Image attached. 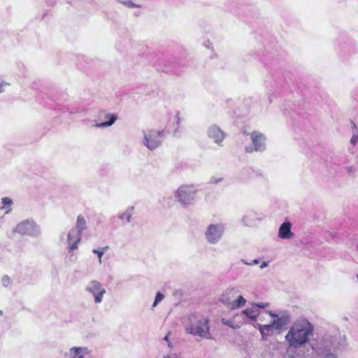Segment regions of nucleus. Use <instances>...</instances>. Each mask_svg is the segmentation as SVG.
Segmentation results:
<instances>
[{"mask_svg": "<svg viewBox=\"0 0 358 358\" xmlns=\"http://www.w3.org/2000/svg\"><path fill=\"white\" fill-rule=\"evenodd\" d=\"M80 241L81 236L76 233V229H71L67 234V248L69 261L75 262L76 260V257L73 255V252L78 249Z\"/></svg>", "mask_w": 358, "mask_h": 358, "instance_id": "obj_11", "label": "nucleus"}, {"mask_svg": "<svg viewBox=\"0 0 358 358\" xmlns=\"http://www.w3.org/2000/svg\"><path fill=\"white\" fill-rule=\"evenodd\" d=\"M313 349L318 358H338V348L332 337L319 339Z\"/></svg>", "mask_w": 358, "mask_h": 358, "instance_id": "obj_4", "label": "nucleus"}, {"mask_svg": "<svg viewBox=\"0 0 358 358\" xmlns=\"http://www.w3.org/2000/svg\"><path fill=\"white\" fill-rule=\"evenodd\" d=\"M164 131L149 129L143 131L142 144L149 150H155L159 147L164 141Z\"/></svg>", "mask_w": 358, "mask_h": 358, "instance_id": "obj_6", "label": "nucleus"}, {"mask_svg": "<svg viewBox=\"0 0 358 358\" xmlns=\"http://www.w3.org/2000/svg\"><path fill=\"white\" fill-rule=\"evenodd\" d=\"M268 314L274 318L272 322V325L274 327L275 330H279L284 329L290 322V315L286 311H282L276 314L272 311H268Z\"/></svg>", "mask_w": 358, "mask_h": 358, "instance_id": "obj_12", "label": "nucleus"}, {"mask_svg": "<svg viewBox=\"0 0 358 358\" xmlns=\"http://www.w3.org/2000/svg\"><path fill=\"white\" fill-rule=\"evenodd\" d=\"M3 314V312L1 310H0V317Z\"/></svg>", "mask_w": 358, "mask_h": 358, "instance_id": "obj_36", "label": "nucleus"}, {"mask_svg": "<svg viewBox=\"0 0 358 358\" xmlns=\"http://www.w3.org/2000/svg\"><path fill=\"white\" fill-rule=\"evenodd\" d=\"M172 121H173V124H176V127L174 128V130H173V132L176 134L178 131L179 124H180V121L178 112L176 114V115H174V117H173Z\"/></svg>", "mask_w": 358, "mask_h": 358, "instance_id": "obj_23", "label": "nucleus"}, {"mask_svg": "<svg viewBox=\"0 0 358 358\" xmlns=\"http://www.w3.org/2000/svg\"><path fill=\"white\" fill-rule=\"evenodd\" d=\"M358 142V131H355L350 139V143L353 145H355Z\"/></svg>", "mask_w": 358, "mask_h": 358, "instance_id": "obj_27", "label": "nucleus"}, {"mask_svg": "<svg viewBox=\"0 0 358 358\" xmlns=\"http://www.w3.org/2000/svg\"><path fill=\"white\" fill-rule=\"evenodd\" d=\"M134 207H128L123 213L118 215V218L121 220H127V222H131V218L134 214Z\"/></svg>", "mask_w": 358, "mask_h": 358, "instance_id": "obj_20", "label": "nucleus"}, {"mask_svg": "<svg viewBox=\"0 0 358 358\" xmlns=\"http://www.w3.org/2000/svg\"><path fill=\"white\" fill-rule=\"evenodd\" d=\"M357 278H358V275H357Z\"/></svg>", "mask_w": 358, "mask_h": 358, "instance_id": "obj_39", "label": "nucleus"}, {"mask_svg": "<svg viewBox=\"0 0 358 358\" xmlns=\"http://www.w3.org/2000/svg\"><path fill=\"white\" fill-rule=\"evenodd\" d=\"M108 249V246H106V247H103L101 249H99L100 251H102L103 252V255L104 254V252Z\"/></svg>", "mask_w": 358, "mask_h": 358, "instance_id": "obj_33", "label": "nucleus"}, {"mask_svg": "<svg viewBox=\"0 0 358 358\" xmlns=\"http://www.w3.org/2000/svg\"><path fill=\"white\" fill-rule=\"evenodd\" d=\"M73 229H76V233H78L80 236L81 234L87 229V222L82 215H79L77 217L76 227Z\"/></svg>", "mask_w": 358, "mask_h": 358, "instance_id": "obj_17", "label": "nucleus"}, {"mask_svg": "<svg viewBox=\"0 0 358 358\" xmlns=\"http://www.w3.org/2000/svg\"><path fill=\"white\" fill-rule=\"evenodd\" d=\"M345 170L349 173H354L356 171V168L354 166H349L345 167Z\"/></svg>", "mask_w": 358, "mask_h": 358, "instance_id": "obj_30", "label": "nucleus"}, {"mask_svg": "<svg viewBox=\"0 0 358 358\" xmlns=\"http://www.w3.org/2000/svg\"><path fill=\"white\" fill-rule=\"evenodd\" d=\"M168 345H169V347H171V343L170 342H169Z\"/></svg>", "mask_w": 358, "mask_h": 358, "instance_id": "obj_37", "label": "nucleus"}, {"mask_svg": "<svg viewBox=\"0 0 358 358\" xmlns=\"http://www.w3.org/2000/svg\"><path fill=\"white\" fill-rule=\"evenodd\" d=\"M197 191L193 185H182L176 191L175 197L182 207H188L194 203Z\"/></svg>", "mask_w": 358, "mask_h": 358, "instance_id": "obj_5", "label": "nucleus"}, {"mask_svg": "<svg viewBox=\"0 0 358 358\" xmlns=\"http://www.w3.org/2000/svg\"><path fill=\"white\" fill-rule=\"evenodd\" d=\"M1 205L0 206V220L6 214H8L11 211L13 201L10 198L3 197L1 199Z\"/></svg>", "mask_w": 358, "mask_h": 358, "instance_id": "obj_16", "label": "nucleus"}, {"mask_svg": "<svg viewBox=\"0 0 358 358\" xmlns=\"http://www.w3.org/2000/svg\"><path fill=\"white\" fill-rule=\"evenodd\" d=\"M1 87V85H0V88Z\"/></svg>", "mask_w": 358, "mask_h": 358, "instance_id": "obj_38", "label": "nucleus"}, {"mask_svg": "<svg viewBox=\"0 0 358 358\" xmlns=\"http://www.w3.org/2000/svg\"><path fill=\"white\" fill-rule=\"evenodd\" d=\"M220 301L230 310L240 308L246 303V299L236 287H229L224 289L220 296Z\"/></svg>", "mask_w": 358, "mask_h": 358, "instance_id": "obj_3", "label": "nucleus"}, {"mask_svg": "<svg viewBox=\"0 0 358 358\" xmlns=\"http://www.w3.org/2000/svg\"><path fill=\"white\" fill-rule=\"evenodd\" d=\"M313 331V327L308 320L297 321L290 327L285 340L291 347L298 348L308 342Z\"/></svg>", "mask_w": 358, "mask_h": 358, "instance_id": "obj_1", "label": "nucleus"}, {"mask_svg": "<svg viewBox=\"0 0 358 358\" xmlns=\"http://www.w3.org/2000/svg\"><path fill=\"white\" fill-rule=\"evenodd\" d=\"M249 135L251 144L245 148V152L248 153L264 152L266 148V136L259 131H253Z\"/></svg>", "mask_w": 358, "mask_h": 358, "instance_id": "obj_9", "label": "nucleus"}, {"mask_svg": "<svg viewBox=\"0 0 358 358\" xmlns=\"http://www.w3.org/2000/svg\"><path fill=\"white\" fill-rule=\"evenodd\" d=\"M85 291L90 293L93 297L95 303H100L103 301L106 289L101 283L97 280L90 281L85 286Z\"/></svg>", "mask_w": 358, "mask_h": 358, "instance_id": "obj_10", "label": "nucleus"}, {"mask_svg": "<svg viewBox=\"0 0 358 358\" xmlns=\"http://www.w3.org/2000/svg\"><path fill=\"white\" fill-rule=\"evenodd\" d=\"M246 265H253V264H257L259 263V260L255 259L252 262H247L245 260H241Z\"/></svg>", "mask_w": 358, "mask_h": 358, "instance_id": "obj_31", "label": "nucleus"}, {"mask_svg": "<svg viewBox=\"0 0 358 358\" xmlns=\"http://www.w3.org/2000/svg\"><path fill=\"white\" fill-rule=\"evenodd\" d=\"M268 262H264L260 265V266H259V267H260V268H261V269H263V268H266V266H268Z\"/></svg>", "mask_w": 358, "mask_h": 358, "instance_id": "obj_32", "label": "nucleus"}, {"mask_svg": "<svg viewBox=\"0 0 358 358\" xmlns=\"http://www.w3.org/2000/svg\"><path fill=\"white\" fill-rule=\"evenodd\" d=\"M85 348H72L71 352L72 353L73 358H84L83 355L86 351Z\"/></svg>", "mask_w": 358, "mask_h": 358, "instance_id": "obj_22", "label": "nucleus"}, {"mask_svg": "<svg viewBox=\"0 0 358 358\" xmlns=\"http://www.w3.org/2000/svg\"><path fill=\"white\" fill-rule=\"evenodd\" d=\"M1 282L2 285L6 287L11 284V280L8 275H4L1 278Z\"/></svg>", "mask_w": 358, "mask_h": 358, "instance_id": "obj_26", "label": "nucleus"}, {"mask_svg": "<svg viewBox=\"0 0 358 358\" xmlns=\"http://www.w3.org/2000/svg\"><path fill=\"white\" fill-rule=\"evenodd\" d=\"M164 340L169 342V334L164 336Z\"/></svg>", "mask_w": 358, "mask_h": 358, "instance_id": "obj_35", "label": "nucleus"}, {"mask_svg": "<svg viewBox=\"0 0 358 358\" xmlns=\"http://www.w3.org/2000/svg\"><path fill=\"white\" fill-rule=\"evenodd\" d=\"M164 298V295L161 293L160 292H158L156 294L155 301L152 304V307H155L159 302H161Z\"/></svg>", "mask_w": 358, "mask_h": 358, "instance_id": "obj_24", "label": "nucleus"}, {"mask_svg": "<svg viewBox=\"0 0 358 358\" xmlns=\"http://www.w3.org/2000/svg\"><path fill=\"white\" fill-rule=\"evenodd\" d=\"M241 314L252 320H256L259 314V310L252 306L251 308H248L243 310Z\"/></svg>", "mask_w": 358, "mask_h": 358, "instance_id": "obj_18", "label": "nucleus"}, {"mask_svg": "<svg viewBox=\"0 0 358 358\" xmlns=\"http://www.w3.org/2000/svg\"><path fill=\"white\" fill-rule=\"evenodd\" d=\"M207 134L217 145H221L225 138L224 132L216 125L210 126L208 129Z\"/></svg>", "mask_w": 358, "mask_h": 358, "instance_id": "obj_13", "label": "nucleus"}, {"mask_svg": "<svg viewBox=\"0 0 358 358\" xmlns=\"http://www.w3.org/2000/svg\"><path fill=\"white\" fill-rule=\"evenodd\" d=\"M185 331L193 336L208 338L209 321L207 317L197 313H192L183 319Z\"/></svg>", "mask_w": 358, "mask_h": 358, "instance_id": "obj_2", "label": "nucleus"}, {"mask_svg": "<svg viewBox=\"0 0 358 358\" xmlns=\"http://www.w3.org/2000/svg\"><path fill=\"white\" fill-rule=\"evenodd\" d=\"M222 322H223V323H224V324H227V325H228V326H231V324H230V322H229V321H228V320H222Z\"/></svg>", "mask_w": 358, "mask_h": 358, "instance_id": "obj_34", "label": "nucleus"}, {"mask_svg": "<svg viewBox=\"0 0 358 358\" xmlns=\"http://www.w3.org/2000/svg\"><path fill=\"white\" fill-rule=\"evenodd\" d=\"M14 231L20 235L33 238L38 237L41 234L40 226L33 220H25L19 222Z\"/></svg>", "mask_w": 358, "mask_h": 358, "instance_id": "obj_7", "label": "nucleus"}, {"mask_svg": "<svg viewBox=\"0 0 358 358\" xmlns=\"http://www.w3.org/2000/svg\"><path fill=\"white\" fill-rule=\"evenodd\" d=\"M222 180H223V177H222L220 176H214L210 178L209 183L215 185V184H217V183L222 182Z\"/></svg>", "mask_w": 358, "mask_h": 358, "instance_id": "obj_25", "label": "nucleus"}, {"mask_svg": "<svg viewBox=\"0 0 358 358\" xmlns=\"http://www.w3.org/2000/svg\"><path fill=\"white\" fill-rule=\"evenodd\" d=\"M259 330L262 334V336H265L271 333L275 330L274 327L272 325V322L268 324H259Z\"/></svg>", "mask_w": 358, "mask_h": 358, "instance_id": "obj_21", "label": "nucleus"}, {"mask_svg": "<svg viewBox=\"0 0 358 358\" xmlns=\"http://www.w3.org/2000/svg\"><path fill=\"white\" fill-rule=\"evenodd\" d=\"M256 213L254 211H250L246 213L242 218L243 223L246 226H251L254 221L257 219Z\"/></svg>", "mask_w": 358, "mask_h": 358, "instance_id": "obj_19", "label": "nucleus"}, {"mask_svg": "<svg viewBox=\"0 0 358 358\" xmlns=\"http://www.w3.org/2000/svg\"><path fill=\"white\" fill-rule=\"evenodd\" d=\"M225 231V225L223 223H212L205 231L204 236L207 242L215 245L220 242Z\"/></svg>", "mask_w": 358, "mask_h": 358, "instance_id": "obj_8", "label": "nucleus"}, {"mask_svg": "<svg viewBox=\"0 0 358 358\" xmlns=\"http://www.w3.org/2000/svg\"><path fill=\"white\" fill-rule=\"evenodd\" d=\"M92 252L97 255L99 264H101V259L103 257V252L100 251L99 249H93Z\"/></svg>", "mask_w": 358, "mask_h": 358, "instance_id": "obj_28", "label": "nucleus"}, {"mask_svg": "<svg viewBox=\"0 0 358 358\" xmlns=\"http://www.w3.org/2000/svg\"><path fill=\"white\" fill-rule=\"evenodd\" d=\"M292 224L289 222H283L279 228L278 236L282 239H289L294 236L291 231Z\"/></svg>", "mask_w": 358, "mask_h": 358, "instance_id": "obj_14", "label": "nucleus"}, {"mask_svg": "<svg viewBox=\"0 0 358 358\" xmlns=\"http://www.w3.org/2000/svg\"><path fill=\"white\" fill-rule=\"evenodd\" d=\"M104 122L97 123L95 124L96 127L104 128L111 126L117 119V116L115 114L112 113H103Z\"/></svg>", "mask_w": 358, "mask_h": 358, "instance_id": "obj_15", "label": "nucleus"}, {"mask_svg": "<svg viewBox=\"0 0 358 358\" xmlns=\"http://www.w3.org/2000/svg\"><path fill=\"white\" fill-rule=\"evenodd\" d=\"M254 307L258 309V308H264L268 306L267 303H257L252 304Z\"/></svg>", "mask_w": 358, "mask_h": 358, "instance_id": "obj_29", "label": "nucleus"}]
</instances>
